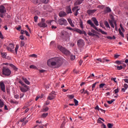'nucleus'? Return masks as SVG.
I'll list each match as a JSON object with an SVG mask.
<instances>
[{"label": "nucleus", "mask_w": 128, "mask_h": 128, "mask_svg": "<svg viewBox=\"0 0 128 128\" xmlns=\"http://www.w3.org/2000/svg\"><path fill=\"white\" fill-rule=\"evenodd\" d=\"M66 13L64 11H61L59 12V16L60 18H64V16H66Z\"/></svg>", "instance_id": "ddd939ff"}, {"label": "nucleus", "mask_w": 128, "mask_h": 128, "mask_svg": "<svg viewBox=\"0 0 128 128\" xmlns=\"http://www.w3.org/2000/svg\"><path fill=\"white\" fill-rule=\"evenodd\" d=\"M22 80L26 84H30V81H28V79H26V78H22Z\"/></svg>", "instance_id": "412c9836"}, {"label": "nucleus", "mask_w": 128, "mask_h": 128, "mask_svg": "<svg viewBox=\"0 0 128 128\" xmlns=\"http://www.w3.org/2000/svg\"><path fill=\"white\" fill-rule=\"evenodd\" d=\"M74 12V16H78V10L75 11Z\"/></svg>", "instance_id": "c03bdc74"}, {"label": "nucleus", "mask_w": 128, "mask_h": 128, "mask_svg": "<svg viewBox=\"0 0 128 128\" xmlns=\"http://www.w3.org/2000/svg\"><path fill=\"white\" fill-rule=\"evenodd\" d=\"M74 102L75 104V106H78V101L76 99H74Z\"/></svg>", "instance_id": "4c0bfd02"}, {"label": "nucleus", "mask_w": 128, "mask_h": 128, "mask_svg": "<svg viewBox=\"0 0 128 128\" xmlns=\"http://www.w3.org/2000/svg\"><path fill=\"white\" fill-rule=\"evenodd\" d=\"M62 64V59L58 57H55L49 59L47 62V64L50 68H58Z\"/></svg>", "instance_id": "f257e3e1"}, {"label": "nucleus", "mask_w": 128, "mask_h": 128, "mask_svg": "<svg viewBox=\"0 0 128 128\" xmlns=\"http://www.w3.org/2000/svg\"><path fill=\"white\" fill-rule=\"evenodd\" d=\"M6 12V9L4 6H0V17L4 18V14Z\"/></svg>", "instance_id": "0eeeda50"}, {"label": "nucleus", "mask_w": 128, "mask_h": 128, "mask_svg": "<svg viewBox=\"0 0 128 128\" xmlns=\"http://www.w3.org/2000/svg\"><path fill=\"white\" fill-rule=\"evenodd\" d=\"M68 98H74V95H70L68 96Z\"/></svg>", "instance_id": "864d4df0"}, {"label": "nucleus", "mask_w": 128, "mask_h": 128, "mask_svg": "<svg viewBox=\"0 0 128 128\" xmlns=\"http://www.w3.org/2000/svg\"><path fill=\"white\" fill-rule=\"evenodd\" d=\"M25 34L26 36H30V34H28V31L25 30Z\"/></svg>", "instance_id": "680f3d73"}, {"label": "nucleus", "mask_w": 128, "mask_h": 128, "mask_svg": "<svg viewBox=\"0 0 128 128\" xmlns=\"http://www.w3.org/2000/svg\"><path fill=\"white\" fill-rule=\"evenodd\" d=\"M20 40H24V35H21L20 36Z\"/></svg>", "instance_id": "603ef678"}, {"label": "nucleus", "mask_w": 128, "mask_h": 128, "mask_svg": "<svg viewBox=\"0 0 128 128\" xmlns=\"http://www.w3.org/2000/svg\"><path fill=\"white\" fill-rule=\"evenodd\" d=\"M24 44H26V43L24 41H21L20 44V48H22V46H24Z\"/></svg>", "instance_id": "c756f323"}, {"label": "nucleus", "mask_w": 128, "mask_h": 128, "mask_svg": "<svg viewBox=\"0 0 128 128\" xmlns=\"http://www.w3.org/2000/svg\"><path fill=\"white\" fill-rule=\"evenodd\" d=\"M114 100H116L112 99V100H111L108 101L107 102H108L109 104H112V102H114Z\"/></svg>", "instance_id": "2f4dec72"}, {"label": "nucleus", "mask_w": 128, "mask_h": 128, "mask_svg": "<svg viewBox=\"0 0 128 128\" xmlns=\"http://www.w3.org/2000/svg\"><path fill=\"white\" fill-rule=\"evenodd\" d=\"M92 76H94V74H92L89 76H88V78H92Z\"/></svg>", "instance_id": "3c124183"}, {"label": "nucleus", "mask_w": 128, "mask_h": 128, "mask_svg": "<svg viewBox=\"0 0 128 128\" xmlns=\"http://www.w3.org/2000/svg\"><path fill=\"white\" fill-rule=\"evenodd\" d=\"M107 126L108 128H112V126H114V124L110 123H108Z\"/></svg>", "instance_id": "f704fd0d"}, {"label": "nucleus", "mask_w": 128, "mask_h": 128, "mask_svg": "<svg viewBox=\"0 0 128 128\" xmlns=\"http://www.w3.org/2000/svg\"><path fill=\"white\" fill-rule=\"evenodd\" d=\"M48 116V113H44L42 116H41V118H46V116Z\"/></svg>", "instance_id": "393cba45"}, {"label": "nucleus", "mask_w": 128, "mask_h": 128, "mask_svg": "<svg viewBox=\"0 0 128 128\" xmlns=\"http://www.w3.org/2000/svg\"><path fill=\"white\" fill-rule=\"evenodd\" d=\"M20 48V46L18 44H16L15 48V52L16 54H18V48Z\"/></svg>", "instance_id": "c85d7f7f"}, {"label": "nucleus", "mask_w": 128, "mask_h": 128, "mask_svg": "<svg viewBox=\"0 0 128 128\" xmlns=\"http://www.w3.org/2000/svg\"><path fill=\"white\" fill-rule=\"evenodd\" d=\"M2 74L4 76H10V74H12V72L10 69L8 68H4L2 70Z\"/></svg>", "instance_id": "39448f33"}, {"label": "nucleus", "mask_w": 128, "mask_h": 128, "mask_svg": "<svg viewBox=\"0 0 128 128\" xmlns=\"http://www.w3.org/2000/svg\"><path fill=\"white\" fill-rule=\"evenodd\" d=\"M94 110H100V107H98V106H96L95 107Z\"/></svg>", "instance_id": "8fccbe9b"}, {"label": "nucleus", "mask_w": 128, "mask_h": 128, "mask_svg": "<svg viewBox=\"0 0 128 128\" xmlns=\"http://www.w3.org/2000/svg\"><path fill=\"white\" fill-rule=\"evenodd\" d=\"M112 12V10L110 8V7H107L106 10H104V12L105 14H108V12Z\"/></svg>", "instance_id": "aec40b11"}, {"label": "nucleus", "mask_w": 128, "mask_h": 128, "mask_svg": "<svg viewBox=\"0 0 128 128\" xmlns=\"http://www.w3.org/2000/svg\"><path fill=\"white\" fill-rule=\"evenodd\" d=\"M72 10L73 12H76L78 10H80V8H78V6H74L72 9Z\"/></svg>", "instance_id": "4be33fe9"}, {"label": "nucleus", "mask_w": 128, "mask_h": 128, "mask_svg": "<svg viewBox=\"0 0 128 128\" xmlns=\"http://www.w3.org/2000/svg\"><path fill=\"white\" fill-rule=\"evenodd\" d=\"M4 100L0 99V108H4Z\"/></svg>", "instance_id": "6ab92c4d"}, {"label": "nucleus", "mask_w": 128, "mask_h": 128, "mask_svg": "<svg viewBox=\"0 0 128 128\" xmlns=\"http://www.w3.org/2000/svg\"><path fill=\"white\" fill-rule=\"evenodd\" d=\"M92 22H94V24H96V26H98V20H96V18H92Z\"/></svg>", "instance_id": "2eb2a0df"}, {"label": "nucleus", "mask_w": 128, "mask_h": 128, "mask_svg": "<svg viewBox=\"0 0 128 128\" xmlns=\"http://www.w3.org/2000/svg\"><path fill=\"white\" fill-rule=\"evenodd\" d=\"M114 94H118V89L116 88L115 90H114Z\"/></svg>", "instance_id": "052dcab7"}, {"label": "nucleus", "mask_w": 128, "mask_h": 128, "mask_svg": "<svg viewBox=\"0 0 128 128\" xmlns=\"http://www.w3.org/2000/svg\"><path fill=\"white\" fill-rule=\"evenodd\" d=\"M96 12V10H87V13L90 16L93 14H94Z\"/></svg>", "instance_id": "4468645a"}, {"label": "nucleus", "mask_w": 128, "mask_h": 128, "mask_svg": "<svg viewBox=\"0 0 128 128\" xmlns=\"http://www.w3.org/2000/svg\"><path fill=\"white\" fill-rule=\"evenodd\" d=\"M70 60H76V56H74V55H72L70 56Z\"/></svg>", "instance_id": "c9c22d12"}, {"label": "nucleus", "mask_w": 128, "mask_h": 128, "mask_svg": "<svg viewBox=\"0 0 128 128\" xmlns=\"http://www.w3.org/2000/svg\"><path fill=\"white\" fill-rule=\"evenodd\" d=\"M68 22H69V24H70L71 22H72V19L70 18H68L67 19Z\"/></svg>", "instance_id": "e2e57ef3"}, {"label": "nucleus", "mask_w": 128, "mask_h": 128, "mask_svg": "<svg viewBox=\"0 0 128 128\" xmlns=\"http://www.w3.org/2000/svg\"><path fill=\"white\" fill-rule=\"evenodd\" d=\"M75 31H76V32H78V34H82V31L78 28L76 29Z\"/></svg>", "instance_id": "bb28decb"}, {"label": "nucleus", "mask_w": 128, "mask_h": 128, "mask_svg": "<svg viewBox=\"0 0 128 128\" xmlns=\"http://www.w3.org/2000/svg\"><path fill=\"white\" fill-rule=\"evenodd\" d=\"M32 2L34 4H38V0H33Z\"/></svg>", "instance_id": "49530a36"}, {"label": "nucleus", "mask_w": 128, "mask_h": 128, "mask_svg": "<svg viewBox=\"0 0 128 128\" xmlns=\"http://www.w3.org/2000/svg\"><path fill=\"white\" fill-rule=\"evenodd\" d=\"M104 24L106 28H110V24H108V21H105Z\"/></svg>", "instance_id": "5701e85b"}, {"label": "nucleus", "mask_w": 128, "mask_h": 128, "mask_svg": "<svg viewBox=\"0 0 128 128\" xmlns=\"http://www.w3.org/2000/svg\"><path fill=\"white\" fill-rule=\"evenodd\" d=\"M80 26L81 28H84V25L82 24V22H80Z\"/></svg>", "instance_id": "bf43d9fd"}, {"label": "nucleus", "mask_w": 128, "mask_h": 128, "mask_svg": "<svg viewBox=\"0 0 128 128\" xmlns=\"http://www.w3.org/2000/svg\"><path fill=\"white\" fill-rule=\"evenodd\" d=\"M66 12L67 14H72V9L70 8V6H68L66 8Z\"/></svg>", "instance_id": "a211bd4d"}, {"label": "nucleus", "mask_w": 128, "mask_h": 128, "mask_svg": "<svg viewBox=\"0 0 128 128\" xmlns=\"http://www.w3.org/2000/svg\"><path fill=\"white\" fill-rule=\"evenodd\" d=\"M115 64H122V63L120 60H116V61Z\"/></svg>", "instance_id": "79ce46f5"}, {"label": "nucleus", "mask_w": 128, "mask_h": 128, "mask_svg": "<svg viewBox=\"0 0 128 128\" xmlns=\"http://www.w3.org/2000/svg\"><path fill=\"white\" fill-rule=\"evenodd\" d=\"M18 82H19V84H22V86H26V84H24V82H22V80H19Z\"/></svg>", "instance_id": "58836bf2"}, {"label": "nucleus", "mask_w": 128, "mask_h": 128, "mask_svg": "<svg viewBox=\"0 0 128 128\" xmlns=\"http://www.w3.org/2000/svg\"><path fill=\"white\" fill-rule=\"evenodd\" d=\"M124 88L128 90V84H124Z\"/></svg>", "instance_id": "09e8293b"}, {"label": "nucleus", "mask_w": 128, "mask_h": 128, "mask_svg": "<svg viewBox=\"0 0 128 128\" xmlns=\"http://www.w3.org/2000/svg\"><path fill=\"white\" fill-rule=\"evenodd\" d=\"M24 94H20V98H24Z\"/></svg>", "instance_id": "338daca9"}, {"label": "nucleus", "mask_w": 128, "mask_h": 128, "mask_svg": "<svg viewBox=\"0 0 128 128\" xmlns=\"http://www.w3.org/2000/svg\"><path fill=\"white\" fill-rule=\"evenodd\" d=\"M48 110H49L48 107H46V108H43L42 112H48Z\"/></svg>", "instance_id": "e433bc0d"}, {"label": "nucleus", "mask_w": 128, "mask_h": 128, "mask_svg": "<svg viewBox=\"0 0 128 128\" xmlns=\"http://www.w3.org/2000/svg\"><path fill=\"white\" fill-rule=\"evenodd\" d=\"M117 70H122V66H117Z\"/></svg>", "instance_id": "ea45409f"}, {"label": "nucleus", "mask_w": 128, "mask_h": 128, "mask_svg": "<svg viewBox=\"0 0 128 128\" xmlns=\"http://www.w3.org/2000/svg\"><path fill=\"white\" fill-rule=\"evenodd\" d=\"M0 88L3 92H6V86L4 85V81H1L0 82Z\"/></svg>", "instance_id": "9d476101"}, {"label": "nucleus", "mask_w": 128, "mask_h": 128, "mask_svg": "<svg viewBox=\"0 0 128 128\" xmlns=\"http://www.w3.org/2000/svg\"><path fill=\"white\" fill-rule=\"evenodd\" d=\"M88 36H96V34L92 32H88Z\"/></svg>", "instance_id": "cd10ccee"}, {"label": "nucleus", "mask_w": 128, "mask_h": 128, "mask_svg": "<svg viewBox=\"0 0 128 128\" xmlns=\"http://www.w3.org/2000/svg\"><path fill=\"white\" fill-rule=\"evenodd\" d=\"M1 54L2 56V58H6V52H2Z\"/></svg>", "instance_id": "a19ab883"}, {"label": "nucleus", "mask_w": 128, "mask_h": 128, "mask_svg": "<svg viewBox=\"0 0 128 128\" xmlns=\"http://www.w3.org/2000/svg\"><path fill=\"white\" fill-rule=\"evenodd\" d=\"M114 22L115 21L114 20H109V24L113 28H114Z\"/></svg>", "instance_id": "dca6fc26"}, {"label": "nucleus", "mask_w": 128, "mask_h": 128, "mask_svg": "<svg viewBox=\"0 0 128 128\" xmlns=\"http://www.w3.org/2000/svg\"><path fill=\"white\" fill-rule=\"evenodd\" d=\"M118 32L121 36H122V38H124V33H122V30H120V28L118 29Z\"/></svg>", "instance_id": "b1692460"}, {"label": "nucleus", "mask_w": 128, "mask_h": 128, "mask_svg": "<svg viewBox=\"0 0 128 128\" xmlns=\"http://www.w3.org/2000/svg\"><path fill=\"white\" fill-rule=\"evenodd\" d=\"M17 30H22V26H19L18 27L16 28Z\"/></svg>", "instance_id": "4d7b16f0"}, {"label": "nucleus", "mask_w": 128, "mask_h": 128, "mask_svg": "<svg viewBox=\"0 0 128 128\" xmlns=\"http://www.w3.org/2000/svg\"><path fill=\"white\" fill-rule=\"evenodd\" d=\"M38 16H35L34 17V22H38Z\"/></svg>", "instance_id": "de8ad7c7"}, {"label": "nucleus", "mask_w": 128, "mask_h": 128, "mask_svg": "<svg viewBox=\"0 0 128 128\" xmlns=\"http://www.w3.org/2000/svg\"><path fill=\"white\" fill-rule=\"evenodd\" d=\"M0 38H2V40L4 39V36H2V32H0Z\"/></svg>", "instance_id": "0e129e2a"}, {"label": "nucleus", "mask_w": 128, "mask_h": 128, "mask_svg": "<svg viewBox=\"0 0 128 128\" xmlns=\"http://www.w3.org/2000/svg\"><path fill=\"white\" fill-rule=\"evenodd\" d=\"M14 44H10L9 46L7 47V50L9 52H14Z\"/></svg>", "instance_id": "9b49d317"}, {"label": "nucleus", "mask_w": 128, "mask_h": 128, "mask_svg": "<svg viewBox=\"0 0 128 128\" xmlns=\"http://www.w3.org/2000/svg\"><path fill=\"white\" fill-rule=\"evenodd\" d=\"M57 24L60 26H66V24H68V21H66V20L64 18H61L58 20Z\"/></svg>", "instance_id": "20e7f679"}, {"label": "nucleus", "mask_w": 128, "mask_h": 128, "mask_svg": "<svg viewBox=\"0 0 128 128\" xmlns=\"http://www.w3.org/2000/svg\"><path fill=\"white\" fill-rule=\"evenodd\" d=\"M104 86H106V84L102 83L100 84L99 86H100V88H104Z\"/></svg>", "instance_id": "473e14b6"}, {"label": "nucleus", "mask_w": 128, "mask_h": 128, "mask_svg": "<svg viewBox=\"0 0 128 128\" xmlns=\"http://www.w3.org/2000/svg\"><path fill=\"white\" fill-rule=\"evenodd\" d=\"M14 98L18 99L20 98V96H18V94H16L14 95Z\"/></svg>", "instance_id": "6e6d98bb"}, {"label": "nucleus", "mask_w": 128, "mask_h": 128, "mask_svg": "<svg viewBox=\"0 0 128 128\" xmlns=\"http://www.w3.org/2000/svg\"><path fill=\"white\" fill-rule=\"evenodd\" d=\"M120 30H122V32H124V28H122V24H120Z\"/></svg>", "instance_id": "a18cd8bd"}, {"label": "nucleus", "mask_w": 128, "mask_h": 128, "mask_svg": "<svg viewBox=\"0 0 128 128\" xmlns=\"http://www.w3.org/2000/svg\"><path fill=\"white\" fill-rule=\"evenodd\" d=\"M58 50H59L61 51V52H62V54H66V56H68L70 55V54L68 50H66V48H64L62 46H58Z\"/></svg>", "instance_id": "7ed1b4c3"}, {"label": "nucleus", "mask_w": 128, "mask_h": 128, "mask_svg": "<svg viewBox=\"0 0 128 128\" xmlns=\"http://www.w3.org/2000/svg\"><path fill=\"white\" fill-rule=\"evenodd\" d=\"M10 66H11V68H12L14 70H18V68H16L14 65L12 64H10Z\"/></svg>", "instance_id": "a878e982"}, {"label": "nucleus", "mask_w": 128, "mask_h": 128, "mask_svg": "<svg viewBox=\"0 0 128 128\" xmlns=\"http://www.w3.org/2000/svg\"><path fill=\"white\" fill-rule=\"evenodd\" d=\"M87 24L91 26L93 28L96 30H97V32H101L102 34H108V33H106V32L102 30L100 28L98 29V28L94 26V24L92 23V20H88L87 21Z\"/></svg>", "instance_id": "f03ea898"}, {"label": "nucleus", "mask_w": 128, "mask_h": 128, "mask_svg": "<svg viewBox=\"0 0 128 128\" xmlns=\"http://www.w3.org/2000/svg\"><path fill=\"white\" fill-rule=\"evenodd\" d=\"M55 98L56 94H54V92H52L48 96L47 99L48 100H54Z\"/></svg>", "instance_id": "1a4fd4ad"}, {"label": "nucleus", "mask_w": 128, "mask_h": 128, "mask_svg": "<svg viewBox=\"0 0 128 128\" xmlns=\"http://www.w3.org/2000/svg\"><path fill=\"white\" fill-rule=\"evenodd\" d=\"M78 46H84V41L82 39L78 40Z\"/></svg>", "instance_id": "f8f14e48"}, {"label": "nucleus", "mask_w": 128, "mask_h": 128, "mask_svg": "<svg viewBox=\"0 0 128 128\" xmlns=\"http://www.w3.org/2000/svg\"><path fill=\"white\" fill-rule=\"evenodd\" d=\"M50 100H48L46 102V106H48V104H50Z\"/></svg>", "instance_id": "13d9d810"}, {"label": "nucleus", "mask_w": 128, "mask_h": 128, "mask_svg": "<svg viewBox=\"0 0 128 128\" xmlns=\"http://www.w3.org/2000/svg\"><path fill=\"white\" fill-rule=\"evenodd\" d=\"M91 32H92L93 34H96V31L95 30H94L92 29V30H91Z\"/></svg>", "instance_id": "69168bd1"}, {"label": "nucleus", "mask_w": 128, "mask_h": 128, "mask_svg": "<svg viewBox=\"0 0 128 128\" xmlns=\"http://www.w3.org/2000/svg\"><path fill=\"white\" fill-rule=\"evenodd\" d=\"M46 19L42 18L41 20V22L38 23V26L40 28H46L48 24L45 22Z\"/></svg>", "instance_id": "423d86ee"}, {"label": "nucleus", "mask_w": 128, "mask_h": 128, "mask_svg": "<svg viewBox=\"0 0 128 128\" xmlns=\"http://www.w3.org/2000/svg\"><path fill=\"white\" fill-rule=\"evenodd\" d=\"M19 88L22 92H26L28 90V86L24 85V86H19Z\"/></svg>", "instance_id": "6e6552de"}, {"label": "nucleus", "mask_w": 128, "mask_h": 128, "mask_svg": "<svg viewBox=\"0 0 128 128\" xmlns=\"http://www.w3.org/2000/svg\"><path fill=\"white\" fill-rule=\"evenodd\" d=\"M83 0H77L74 4V6H78L82 4Z\"/></svg>", "instance_id": "f3484780"}, {"label": "nucleus", "mask_w": 128, "mask_h": 128, "mask_svg": "<svg viewBox=\"0 0 128 128\" xmlns=\"http://www.w3.org/2000/svg\"><path fill=\"white\" fill-rule=\"evenodd\" d=\"M102 128H106V124H102Z\"/></svg>", "instance_id": "774afa93"}, {"label": "nucleus", "mask_w": 128, "mask_h": 128, "mask_svg": "<svg viewBox=\"0 0 128 128\" xmlns=\"http://www.w3.org/2000/svg\"><path fill=\"white\" fill-rule=\"evenodd\" d=\"M66 29L69 30H74L72 28L68 26L66 27Z\"/></svg>", "instance_id": "5fc2aeb1"}, {"label": "nucleus", "mask_w": 128, "mask_h": 128, "mask_svg": "<svg viewBox=\"0 0 128 128\" xmlns=\"http://www.w3.org/2000/svg\"><path fill=\"white\" fill-rule=\"evenodd\" d=\"M96 84H98V82H96L95 83L92 84V90H94V88H96Z\"/></svg>", "instance_id": "72a5a7b5"}, {"label": "nucleus", "mask_w": 128, "mask_h": 128, "mask_svg": "<svg viewBox=\"0 0 128 128\" xmlns=\"http://www.w3.org/2000/svg\"><path fill=\"white\" fill-rule=\"evenodd\" d=\"M87 94V96H90V92L86 90H84V94Z\"/></svg>", "instance_id": "37998d69"}, {"label": "nucleus", "mask_w": 128, "mask_h": 128, "mask_svg": "<svg viewBox=\"0 0 128 128\" xmlns=\"http://www.w3.org/2000/svg\"><path fill=\"white\" fill-rule=\"evenodd\" d=\"M30 68H33L34 70H36L38 68L34 65H31Z\"/></svg>", "instance_id": "7c9ffc66"}]
</instances>
